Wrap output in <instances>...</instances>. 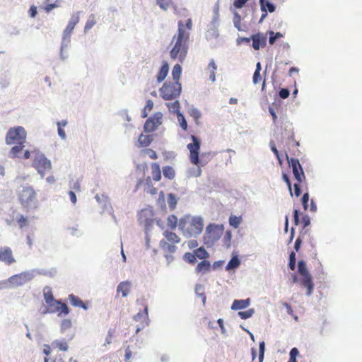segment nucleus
<instances>
[{"mask_svg": "<svg viewBox=\"0 0 362 362\" xmlns=\"http://www.w3.org/2000/svg\"><path fill=\"white\" fill-rule=\"evenodd\" d=\"M286 156L288 165L292 169L295 179L298 182L301 183L305 179V176L299 160L295 158H289L287 154H286Z\"/></svg>", "mask_w": 362, "mask_h": 362, "instance_id": "9", "label": "nucleus"}, {"mask_svg": "<svg viewBox=\"0 0 362 362\" xmlns=\"http://www.w3.org/2000/svg\"><path fill=\"white\" fill-rule=\"evenodd\" d=\"M33 165L42 177L45 176V171L50 170L52 168L51 160L48 159L45 154L40 152L36 153Z\"/></svg>", "mask_w": 362, "mask_h": 362, "instance_id": "7", "label": "nucleus"}, {"mask_svg": "<svg viewBox=\"0 0 362 362\" xmlns=\"http://www.w3.org/2000/svg\"><path fill=\"white\" fill-rule=\"evenodd\" d=\"M177 120L180 123V127L183 130H187L188 125H187V122L185 115L182 112H179L177 115Z\"/></svg>", "mask_w": 362, "mask_h": 362, "instance_id": "50", "label": "nucleus"}, {"mask_svg": "<svg viewBox=\"0 0 362 362\" xmlns=\"http://www.w3.org/2000/svg\"><path fill=\"white\" fill-rule=\"evenodd\" d=\"M299 354V351L296 347H293L289 352V362H297L296 357Z\"/></svg>", "mask_w": 362, "mask_h": 362, "instance_id": "53", "label": "nucleus"}, {"mask_svg": "<svg viewBox=\"0 0 362 362\" xmlns=\"http://www.w3.org/2000/svg\"><path fill=\"white\" fill-rule=\"evenodd\" d=\"M160 246L163 250L170 253H173L176 250V247L175 245L169 244L165 240H161L160 241Z\"/></svg>", "mask_w": 362, "mask_h": 362, "instance_id": "35", "label": "nucleus"}, {"mask_svg": "<svg viewBox=\"0 0 362 362\" xmlns=\"http://www.w3.org/2000/svg\"><path fill=\"white\" fill-rule=\"evenodd\" d=\"M16 221L19 224V227L21 228H23V227L26 226L28 223V218L21 214L17 216Z\"/></svg>", "mask_w": 362, "mask_h": 362, "instance_id": "52", "label": "nucleus"}, {"mask_svg": "<svg viewBox=\"0 0 362 362\" xmlns=\"http://www.w3.org/2000/svg\"><path fill=\"white\" fill-rule=\"evenodd\" d=\"M182 74V66L177 64L173 66L172 71V76L175 82H179V79L180 78Z\"/></svg>", "mask_w": 362, "mask_h": 362, "instance_id": "34", "label": "nucleus"}, {"mask_svg": "<svg viewBox=\"0 0 362 362\" xmlns=\"http://www.w3.org/2000/svg\"><path fill=\"white\" fill-rule=\"evenodd\" d=\"M26 138V132L23 127L10 128L6 135V143L11 145L16 142L21 143Z\"/></svg>", "mask_w": 362, "mask_h": 362, "instance_id": "6", "label": "nucleus"}, {"mask_svg": "<svg viewBox=\"0 0 362 362\" xmlns=\"http://www.w3.org/2000/svg\"><path fill=\"white\" fill-rule=\"evenodd\" d=\"M252 46L255 50L264 47L267 45V35L262 33H258L251 35Z\"/></svg>", "mask_w": 362, "mask_h": 362, "instance_id": "14", "label": "nucleus"}, {"mask_svg": "<svg viewBox=\"0 0 362 362\" xmlns=\"http://www.w3.org/2000/svg\"><path fill=\"white\" fill-rule=\"evenodd\" d=\"M196 166H197V168H193L191 170L190 174H191L192 176L198 177L202 174V169L199 167L200 165H196Z\"/></svg>", "mask_w": 362, "mask_h": 362, "instance_id": "61", "label": "nucleus"}, {"mask_svg": "<svg viewBox=\"0 0 362 362\" xmlns=\"http://www.w3.org/2000/svg\"><path fill=\"white\" fill-rule=\"evenodd\" d=\"M153 107V102L152 100H148L146 101V106L144 107V108L142 110V112H141V117L142 118H146L148 116V112H147V110L148 111H151L152 110Z\"/></svg>", "mask_w": 362, "mask_h": 362, "instance_id": "49", "label": "nucleus"}, {"mask_svg": "<svg viewBox=\"0 0 362 362\" xmlns=\"http://www.w3.org/2000/svg\"><path fill=\"white\" fill-rule=\"evenodd\" d=\"M204 228V221L201 216H194L192 218L190 223L182 232L186 238H197L200 235Z\"/></svg>", "mask_w": 362, "mask_h": 362, "instance_id": "5", "label": "nucleus"}, {"mask_svg": "<svg viewBox=\"0 0 362 362\" xmlns=\"http://www.w3.org/2000/svg\"><path fill=\"white\" fill-rule=\"evenodd\" d=\"M19 200L22 206L28 210L33 209L37 206L36 192L31 186H22L19 192Z\"/></svg>", "mask_w": 362, "mask_h": 362, "instance_id": "2", "label": "nucleus"}, {"mask_svg": "<svg viewBox=\"0 0 362 362\" xmlns=\"http://www.w3.org/2000/svg\"><path fill=\"white\" fill-rule=\"evenodd\" d=\"M177 218L175 215L172 214L168 218V226L171 230H175L177 226Z\"/></svg>", "mask_w": 362, "mask_h": 362, "instance_id": "43", "label": "nucleus"}, {"mask_svg": "<svg viewBox=\"0 0 362 362\" xmlns=\"http://www.w3.org/2000/svg\"><path fill=\"white\" fill-rule=\"evenodd\" d=\"M169 71V66L166 62H164L159 69L157 74L158 83H161L165 80Z\"/></svg>", "mask_w": 362, "mask_h": 362, "instance_id": "20", "label": "nucleus"}, {"mask_svg": "<svg viewBox=\"0 0 362 362\" xmlns=\"http://www.w3.org/2000/svg\"><path fill=\"white\" fill-rule=\"evenodd\" d=\"M189 34L185 33L184 30V25L182 21L178 22V34L177 40L185 42L189 39Z\"/></svg>", "mask_w": 362, "mask_h": 362, "instance_id": "23", "label": "nucleus"}, {"mask_svg": "<svg viewBox=\"0 0 362 362\" xmlns=\"http://www.w3.org/2000/svg\"><path fill=\"white\" fill-rule=\"evenodd\" d=\"M70 303L74 307H79L83 302L82 300L74 294H69L68 296Z\"/></svg>", "mask_w": 362, "mask_h": 362, "instance_id": "46", "label": "nucleus"}, {"mask_svg": "<svg viewBox=\"0 0 362 362\" xmlns=\"http://www.w3.org/2000/svg\"><path fill=\"white\" fill-rule=\"evenodd\" d=\"M79 13L80 11H77L73 16H71L68 25L63 32L62 40L71 42V35L76 25L79 22Z\"/></svg>", "mask_w": 362, "mask_h": 362, "instance_id": "13", "label": "nucleus"}, {"mask_svg": "<svg viewBox=\"0 0 362 362\" xmlns=\"http://www.w3.org/2000/svg\"><path fill=\"white\" fill-rule=\"evenodd\" d=\"M170 2L169 0H156V4L163 11L168 10Z\"/></svg>", "mask_w": 362, "mask_h": 362, "instance_id": "57", "label": "nucleus"}, {"mask_svg": "<svg viewBox=\"0 0 362 362\" xmlns=\"http://www.w3.org/2000/svg\"><path fill=\"white\" fill-rule=\"evenodd\" d=\"M182 86L180 82L166 81L159 89L160 96L165 100H171L180 96Z\"/></svg>", "mask_w": 362, "mask_h": 362, "instance_id": "4", "label": "nucleus"}, {"mask_svg": "<svg viewBox=\"0 0 362 362\" xmlns=\"http://www.w3.org/2000/svg\"><path fill=\"white\" fill-rule=\"evenodd\" d=\"M157 204L160 207V209L162 210L166 209L165 194H164L163 191H160L158 194V198L157 199Z\"/></svg>", "mask_w": 362, "mask_h": 362, "instance_id": "48", "label": "nucleus"}, {"mask_svg": "<svg viewBox=\"0 0 362 362\" xmlns=\"http://www.w3.org/2000/svg\"><path fill=\"white\" fill-rule=\"evenodd\" d=\"M72 326V322L70 320L66 319L62 322L61 324V332L64 333L68 329H70Z\"/></svg>", "mask_w": 362, "mask_h": 362, "instance_id": "55", "label": "nucleus"}, {"mask_svg": "<svg viewBox=\"0 0 362 362\" xmlns=\"http://www.w3.org/2000/svg\"><path fill=\"white\" fill-rule=\"evenodd\" d=\"M23 147H24V146L22 144H19V145L13 146L10 151L9 157H11L12 158L17 157L18 153H20L23 150Z\"/></svg>", "mask_w": 362, "mask_h": 362, "instance_id": "47", "label": "nucleus"}, {"mask_svg": "<svg viewBox=\"0 0 362 362\" xmlns=\"http://www.w3.org/2000/svg\"><path fill=\"white\" fill-rule=\"evenodd\" d=\"M250 304V299H240V300H234L232 305L231 310H239L242 309H245L247 308Z\"/></svg>", "mask_w": 362, "mask_h": 362, "instance_id": "19", "label": "nucleus"}, {"mask_svg": "<svg viewBox=\"0 0 362 362\" xmlns=\"http://www.w3.org/2000/svg\"><path fill=\"white\" fill-rule=\"evenodd\" d=\"M162 112H155L146 120L144 125V132L145 133H151L156 131L158 126L162 124Z\"/></svg>", "mask_w": 362, "mask_h": 362, "instance_id": "12", "label": "nucleus"}, {"mask_svg": "<svg viewBox=\"0 0 362 362\" xmlns=\"http://www.w3.org/2000/svg\"><path fill=\"white\" fill-rule=\"evenodd\" d=\"M298 273L300 276L301 279L313 277L307 268L305 261L303 259H300L298 262Z\"/></svg>", "mask_w": 362, "mask_h": 362, "instance_id": "17", "label": "nucleus"}, {"mask_svg": "<svg viewBox=\"0 0 362 362\" xmlns=\"http://www.w3.org/2000/svg\"><path fill=\"white\" fill-rule=\"evenodd\" d=\"M178 199L179 198L177 197L175 194H168L167 202L170 211H174L175 209Z\"/></svg>", "mask_w": 362, "mask_h": 362, "instance_id": "28", "label": "nucleus"}, {"mask_svg": "<svg viewBox=\"0 0 362 362\" xmlns=\"http://www.w3.org/2000/svg\"><path fill=\"white\" fill-rule=\"evenodd\" d=\"M166 105L169 108L170 111H171L173 113H175L177 115L179 112H181L180 110V105L178 100H175V102L171 103H167Z\"/></svg>", "mask_w": 362, "mask_h": 362, "instance_id": "42", "label": "nucleus"}, {"mask_svg": "<svg viewBox=\"0 0 362 362\" xmlns=\"http://www.w3.org/2000/svg\"><path fill=\"white\" fill-rule=\"evenodd\" d=\"M241 220L242 219H241L240 216H236L235 215H231L229 217L228 223L231 227L236 229L239 227Z\"/></svg>", "mask_w": 362, "mask_h": 362, "instance_id": "38", "label": "nucleus"}, {"mask_svg": "<svg viewBox=\"0 0 362 362\" xmlns=\"http://www.w3.org/2000/svg\"><path fill=\"white\" fill-rule=\"evenodd\" d=\"M268 33L269 35V42L270 45H274L278 39L283 37L282 33L280 32L274 33L272 30H269Z\"/></svg>", "mask_w": 362, "mask_h": 362, "instance_id": "39", "label": "nucleus"}, {"mask_svg": "<svg viewBox=\"0 0 362 362\" xmlns=\"http://www.w3.org/2000/svg\"><path fill=\"white\" fill-rule=\"evenodd\" d=\"M59 304L55 305V312L60 311V313L58 314V316H62V315H67L70 312L67 305L64 303L62 300H59Z\"/></svg>", "mask_w": 362, "mask_h": 362, "instance_id": "27", "label": "nucleus"}, {"mask_svg": "<svg viewBox=\"0 0 362 362\" xmlns=\"http://www.w3.org/2000/svg\"><path fill=\"white\" fill-rule=\"evenodd\" d=\"M259 3L262 12L274 13L276 9V6L270 0H259Z\"/></svg>", "mask_w": 362, "mask_h": 362, "instance_id": "18", "label": "nucleus"}, {"mask_svg": "<svg viewBox=\"0 0 362 362\" xmlns=\"http://www.w3.org/2000/svg\"><path fill=\"white\" fill-rule=\"evenodd\" d=\"M187 45L185 42L176 40L175 44L170 52V57L173 59L178 57L180 62H183L187 53Z\"/></svg>", "mask_w": 362, "mask_h": 362, "instance_id": "11", "label": "nucleus"}, {"mask_svg": "<svg viewBox=\"0 0 362 362\" xmlns=\"http://www.w3.org/2000/svg\"><path fill=\"white\" fill-rule=\"evenodd\" d=\"M282 180L284 182H286V184L288 187V189L289 190L290 194L292 197L293 193H292V188H291V182L290 177H289L288 175H287L286 173H283L282 174Z\"/></svg>", "mask_w": 362, "mask_h": 362, "instance_id": "58", "label": "nucleus"}, {"mask_svg": "<svg viewBox=\"0 0 362 362\" xmlns=\"http://www.w3.org/2000/svg\"><path fill=\"white\" fill-rule=\"evenodd\" d=\"M218 16L219 14L217 12H214L212 17L211 25L213 26L214 33L216 37L218 36L217 27L218 25Z\"/></svg>", "mask_w": 362, "mask_h": 362, "instance_id": "37", "label": "nucleus"}, {"mask_svg": "<svg viewBox=\"0 0 362 362\" xmlns=\"http://www.w3.org/2000/svg\"><path fill=\"white\" fill-rule=\"evenodd\" d=\"M240 264L241 262L238 255L235 254V252H233L231 258L228 261L226 267V270L228 272L235 271L240 267Z\"/></svg>", "mask_w": 362, "mask_h": 362, "instance_id": "16", "label": "nucleus"}, {"mask_svg": "<svg viewBox=\"0 0 362 362\" xmlns=\"http://www.w3.org/2000/svg\"><path fill=\"white\" fill-rule=\"evenodd\" d=\"M223 225H218L215 223H209L205 230L203 237L204 244L207 247L213 245L218 241L223 233Z\"/></svg>", "mask_w": 362, "mask_h": 362, "instance_id": "3", "label": "nucleus"}, {"mask_svg": "<svg viewBox=\"0 0 362 362\" xmlns=\"http://www.w3.org/2000/svg\"><path fill=\"white\" fill-rule=\"evenodd\" d=\"M254 313H255V309L250 308L245 311H239L238 313V315L241 319L247 320V319L251 317Z\"/></svg>", "mask_w": 362, "mask_h": 362, "instance_id": "41", "label": "nucleus"}, {"mask_svg": "<svg viewBox=\"0 0 362 362\" xmlns=\"http://www.w3.org/2000/svg\"><path fill=\"white\" fill-rule=\"evenodd\" d=\"M44 298L46 303L49 306L52 307V305H55L59 304V300L54 299L52 291L44 293Z\"/></svg>", "mask_w": 362, "mask_h": 362, "instance_id": "30", "label": "nucleus"}, {"mask_svg": "<svg viewBox=\"0 0 362 362\" xmlns=\"http://www.w3.org/2000/svg\"><path fill=\"white\" fill-rule=\"evenodd\" d=\"M209 253L206 250L204 247L201 246L194 250L193 252H185L183 255L182 259L185 262L194 264L197 262V258L203 260L209 258Z\"/></svg>", "mask_w": 362, "mask_h": 362, "instance_id": "8", "label": "nucleus"}, {"mask_svg": "<svg viewBox=\"0 0 362 362\" xmlns=\"http://www.w3.org/2000/svg\"><path fill=\"white\" fill-rule=\"evenodd\" d=\"M163 174L164 177L168 180L174 179L175 172L173 167L167 165L163 168Z\"/></svg>", "mask_w": 362, "mask_h": 362, "instance_id": "33", "label": "nucleus"}, {"mask_svg": "<svg viewBox=\"0 0 362 362\" xmlns=\"http://www.w3.org/2000/svg\"><path fill=\"white\" fill-rule=\"evenodd\" d=\"M69 44V42L62 40L60 49V59L62 60H65L69 57V54L66 52V49H68Z\"/></svg>", "mask_w": 362, "mask_h": 362, "instance_id": "31", "label": "nucleus"}, {"mask_svg": "<svg viewBox=\"0 0 362 362\" xmlns=\"http://www.w3.org/2000/svg\"><path fill=\"white\" fill-rule=\"evenodd\" d=\"M144 152L148 154L151 159H156L158 157L156 152L151 148H146Z\"/></svg>", "mask_w": 362, "mask_h": 362, "instance_id": "64", "label": "nucleus"}, {"mask_svg": "<svg viewBox=\"0 0 362 362\" xmlns=\"http://www.w3.org/2000/svg\"><path fill=\"white\" fill-rule=\"evenodd\" d=\"M154 224V221L151 218H146L144 223L145 233H148L151 230Z\"/></svg>", "mask_w": 362, "mask_h": 362, "instance_id": "56", "label": "nucleus"}, {"mask_svg": "<svg viewBox=\"0 0 362 362\" xmlns=\"http://www.w3.org/2000/svg\"><path fill=\"white\" fill-rule=\"evenodd\" d=\"M52 346H56L57 348H59V350L61 351H66L68 350L69 349V346L67 344V343L64 341V340H54L52 343Z\"/></svg>", "mask_w": 362, "mask_h": 362, "instance_id": "40", "label": "nucleus"}, {"mask_svg": "<svg viewBox=\"0 0 362 362\" xmlns=\"http://www.w3.org/2000/svg\"><path fill=\"white\" fill-rule=\"evenodd\" d=\"M192 218V217H191L189 215H187L181 218H180L178 226H179V229L181 230L182 232H183L185 230H186V228L190 223Z\"/></svg>", "mask_w": 362, "mask_h": 362, "instance_id": "32", "label": "nucleus"}, {"mask_svg": "<svg viewBox=\"0 0 362 362\" xmlns=\"http://www.w3.org/2000/svg\"><path fill=\"white\" fill-rule=\"evenodd\" d=\"M308 202H309V194L308 192L304 193L301 197V203L303 207L305 210H307L308 208Z\"/></svg>", "mask_w": 362, "mask_h": 362, "instance_id": "59", "label": "nucleus"}, {"mask_svg": "<svg viewBox=\"0 0 362 362\" xmlns=\"http://www.w3.org/2000/svg\"><path fill=\"white\" fill-rule=\"evenodd\" d=\"M34 272H37L40 275L47 276L49 277H54L56 276L57 273V270L56 268H51L49 270H46L44 269H33Z\"/></svg>", "mask_w": 362, "mask_h": 362, "instance_id": "29", "label": "nucleus"}, {"mask_svg": "<svg viewBox=\"0 0 362 362\" xmlns=\"http://www.w3.org/2000/svg\"><path fill=\"white\" fill-rule=\"evenodd\" d=\"M153 138L152 135H145L144 134H140L138 139L139 146L141 147L148 146L153 141Z\"/></svg>", "mask_w": 362, "mask_h": 362, "instance_id": "24", "label": "nucleus"}, {"mask_svg": "<svg viewBox=\"0 0 362 362\" xmlns=\"http://www.w3.org/2000/svg\"><path fill=\"white\" fill-rule=\"evenodd\" d=\"M302 224L303 226V228H305L310 224V218L308 215L305 214L302 217Z\"/></svg>", "mask_w": 362, "mask_h": 362, "instance_id": "63", "label": "nucleus"}, {"mask_svg": "<svg viewBox=\"0 0 362 362\" xmlns=\"http://www.w3.org/2000/svg\"><path fill=\"white\" fill-rule=\"evenodd\" d=\"M211 267V262L206 259H205L197 264L195 268V272L197 273L202 272L203 274H205L210 270Z\"/></svg>", "mask_w": 362, "mask_h": 362, "instance_id": "21", "label": "nucleus"}, {"mask_svg": "<svg viewBox=\"0 0 362 362\" xmlns=\"http://www.w3.org/2000/svg\"><path fill=\"white\" fill-rule=\"evenodd\" d=\"M293 221L296 226H298L300 224V211L298 209L293 210Z\"/></svg>", "mask_w": 362, "mask_h": 362, "instance_id": "62", "label": "nucleus"}, {"mask_svg": "<svg viewBox=\"0 0 362 362\" xmlns=\"http://www.w3.org/2000/svg\"><path fill=\"white\" fill-rule=\"evenodd\" d=\"M191 139L192 143L188 144L187 146V148L189 151L190 162L194 165L204 166L208 161L204 159V156L206 155V153H202L199 156L201 140L194 135L191 136Z\"/></svg>", "mask_w": 362, "mask_h": 362, "instance_id": "1", "label": "nucleus"}, {"mask_svg": "<svg viewBox=\"0 0 362 362\" xmlns=\"http://www.w3.org/2000/svg\"><path fill=\"white\" fill-rule=\"evenodd\" d=\"M269 146H270V148H271L272 151L274 153V155L276 156V158L278 159L279 163L281 164L282 163V160H281V158L280 157V153H279V151L277 150L274 141H270Z\"/></svg>", "mask_w": 362, "mask_h": 362, "instance_id": "54", "label": "nucleus"}, {"mask_svg": "<svg viewBox=\"0 0 362 362\" xmlns=\"http://www.w3.org/2000/svg\"><path fill=\"white\" fill-rule=\"evenodd\" d=\"M188 112H189V115L191 117H192L196 120L199 119L202 115L200 111L194 107H189Z\"/></svg>", "mask_w": 362, "mask_h": 362, "instance_id": "51", "label": "nucleus"}, {"mask_svg": "<svg viewBox=\"0 0 362 362\" xmlns=\"http://www.w3.org/2000/svg\"><path fill=\"white\" fill-rule=\"evenodd\" d=\"M290 95V90L288 88H281L279 91V95L282 99L287 98Z\"/></svg>", "mask_w": 362, "mask_h": 362, "instance_id": "60", "label": "nucleus"}, {"mask_svg": "<svg viewBox=\"0 0 362 362\" xmlns=\"http://www.w3.org/2000/svg\"><path fill=\"white\" fill-rule=\"evenodd\" d=\"M301 284L307 289L306 295L308 296H310L314 289V283L313 277L306 279H301Z\"/></svg>", "mask_w": 362, "mask_h": 362, "instance_id": "25", "label": "nucleus"}, {"mask_svg": "<svg viewBox=\"0 0 362 362\" xmlns=\"http://www.w3.org/2000/svg\"><path fill=\"white\" fill-rule=\"evenodd\" d=\"M231 239H232V233L230 230H226V232L225 233V235H224V237H223V245L227 248H230V245H231Z\"/></svg>", "mask_w": 362, "mask_h": 362, "instance_id": "44", "label": "nucleus"}, {"mask_svg": "<svg viewBox=\"0 0 362 362\" xmlns=\"http://www.w3.org/2000/svg\"><path fill=\"white\" fill-rule=\"evenodd\" d=\"M34 278V271L30 270L13 275L8 279V282L13 287H18L31 281Z\"/></svg>", "mask_w": 362, "mask_h": 362, "instance_id": "10", "label": "nucleus"}, {"mask_svg": "<svg viewBox=\"0 0 362 362\" xmlns=\"http://www.w3.org/2000/svg\"><path fill=\"white\" fill-rule=\"evenodd\" d=\"M131 287V282L129 281H124L120 282L117 287V292H122V297H127L129 294V291Z\"/></svg>", "mask_w": 362, "mask_h": 362, "instance_id": "22", "label": "nucleus"}, {"mask_svg": "<svg viewBox=\"0 0 362 362\" xmlns=\"http://www.w3.org/2000/svg\"><path fill=\"white\" fill-rule=\"evenodd\" d=\"M296 252L294 251H291L289 254L288 265L289 269L292 271H294L296 269Z\"/></svg>", "mask_w": 362, "mask_h": 362, "instance_id": "45", "label": "nucleus"}, {"mask_svg": "<svg viewBox=\"0 0 362 362\" xmlns=\"http://www.w3.org/2000/svg\"><path fill=\"white\" fill-rule=\"evenodd\" d=\"M151 173L153 176V179L158 182L161 179V172L160 169V165L158 163H153L151 164Z\"/></svg>", "mask_w": 362, "mask_h": 362, "instance_id": "26", "label": "nucleus"}, {"mask_svg": "<svg viewBox=\"0 0 362 362\" xmlns=\"http://www.w3.org/2000/svg\"><path fill=\"white\" fill-rule=\"evenodd\" d=\"M0 261L6 262L8 265H11L16 262L10 247H5L0 248Z\"/></svg>", "mask_w": 362, "mask_h": 362, "instance_id": "15", "label": "nucleus"}, {"mask_svg": "<svg viewBox=\"0 0 362 362\" xmlns=\"http://www.w3.org/2000/svg\"><path fill=\"white\" fill-rule=\"evenodd\" d=\"M164 235L168 241L173 243H178L180 241V238L173 232L165 231Z\"/></svg>", "mask_w": 362, "mask_h": 362, "instance_id": "36", "label": "nucleus"}]
</instances>
